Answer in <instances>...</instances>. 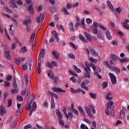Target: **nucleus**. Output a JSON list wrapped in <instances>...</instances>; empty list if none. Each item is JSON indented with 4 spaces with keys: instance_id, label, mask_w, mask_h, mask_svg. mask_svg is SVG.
Listing matches in <instances>:
<instances>
[{
    "instance_id": "864d4df0",
    "label": "nucleus",
    "mask_w": 129,
    "mask_h": 129,
    "mask_svg": "<svg viewBox=\"0 0 129 129\" xmlns=\"http://www.w3.org/2000/svg\"><path fill=\"white\" fill-rule=\"evenodd\" d=\"M4 10L7 13H12V10H11L10 9H9V8L7 7H4Z\"/></svg>"
},
{
    "instance_id": "c9c22d12",
    "label": "nucleus",
    "mask_w": 129,
    "mask_h": 129,
    "mask_svg": "<svg viewBox=\"0 0 129 129\" xmlns=\"http://www.w3.org/2000/svg\"><path fill=\"white\" fill-rule=\"evenodd\" d=\"M56 28L58 29V30H62L63 32H64V28H63V26L61 24H57Z\"/></svg>"
},
{
    "instance_id": "0eeeda50",
    "label": "nucleus",
    "mask_w": 129,
    "mask_h": 129,
    "mask_svg": "<svg viewBox=\"0 0 129 129\" xmlns=\"http://www.w3.org/2000/svg\"><path fill=\"white\" fill-rule=\"evenodd\" d=\"M93 28H98L99 27L100 29H101V30H106L105 27H104L101 23H97V22L96 21H95L93 23Z\"/></svg>"
},
{
    "instance_id": "4be33fe9",
    "label": "nucleus",
    "mask_w": 129,
    "mask_h": 129,
    "mask_svg": "<svg viewBox=\"0 0 129 129\" xmlns=\"http://www.w3.org/2000/svg\"><path fill=\"white\" fill-rule=\"evenodd\" d=\"M78 110H79V111L81 113L82 115H83V116H85V112H84V110L82 109V107L79 106L78 107Z\"/></svg>"
},
{
    "instance_id": "f8f14e48",
    "label": "nucleus",
    "mask_w": 129,
    "mask_h": 129,
    "mask_svg": "<svg viewBox=\"0 0 129 129\" xmlns=\"http://www.w3.org/2000/svg\"><path fill=\"white\" fill-rule=\"evenodd\" d=\"M44 21V15L41 14L39 16L36 17V22L37 23H41Z\"/></svg>"
},
{
    "instance_id": "09e8293b",
    "label": "nucleus",
    "mask_w": 129,
    "mask_h": 129,
    "mask_svg": "<svg viewBox=\"0 0 129 129\" xmlns=\"http://www.w3.org/2000/svg\"><path fill=\"white\" fill-rule=\"evenodd\" d=\"M35 33H33L32 34V35L30 37V42H33L34 41V40H35Z\"/></svg>"
},
{
    "instance_id": "a211bd4d",
    "label": "nucleus",
    "mask_w": 129,
    "mask_h": 129,
    "mask_svg": "<svg viewBox=\"0 0 129 129\" xmlns=\"http://www.w3.org/2000/svg\"><path fill=\"white\" fill-rule=\"evenodd\" d=\"M9 6L10 8H13L14 9H18V6L14 1H10L9 3Z\"/></svg>"
},
{
    "instance_id": "ea45409f",
    "label": "nucleus",
    "mask_w": 129,
    "mask_h": 129,
    "mask_svg": "<svg viewBox=\"0 0 129 129\" xmlns=\"http://www.w3.org/2000/svg\"><path fill=\"white\" fill-rule=\"evenodd\" d=\"M38 67H37V69H38V74H40V73H41V61L40 62V64H39V61H38Z\"/></svg>"
},
{
    "instance_id": "052dcab7",
    "label": "nucleus",
    "mask_w": 129,
    "mask_h": 129,
    "mask_svg": "<svg viewBox=\"0 0 129 129\" xmlns=\"http://www.w3.org/2000/svg\"><path fill=\"white\" fill-rule=\"evenodd\" d=\"M107 85H108V83H107V82H105L102 84V86L103 88H105L107 87Z\"/></svg>"
},
{
    "instance_id": "4468645a",
    "label": "nucleus",
    "mask_w": 129,
    "mask_h": 129,
    "mask_svg": "<svg viewBox=\"0 0 129 129\" xmlns=\"http://www.w3.org/2000/svg\"><path fill=\"white\" fill-rule=\"evenodd\" d=\"M6 108L4 107V106L1 105L0 107V115H3L4 114H5V113H7V112L6 110Z\"/></svg>"
},
{
    "instance_id": "b1692460",
    "label": "nucleus",
    "mask_w": 129,
    "mask_h": 129,
    "mask_svg": "<svg viewBox=\"0 0 129 129\" xmlns=\"http://www.w3.org/2000/svg\"><path fill=\"white\" fill-rule=\"evenodd\" d=\"M5 55L7 59H11V55H10V51L9 50H6L5 51Z\"/></svg>"
},
{
    "instance_id": "8fccbe9b",
    "label": "nucleus",
    "mask_w": 129,
    "mask_h": 129,
    "mask_svg": "<svg viewBox=\"0 0 129 129\" xmlns=\"http://www.w3.org/2000/svg\"><path fill=\"white\" fill-rule=\"evenodd\" d=\"M17 123H18V120H17V119L14 120L13 123L12 125V127H15V126H17Z\"/></svg>"
},
{
    "instance_id": "412c9836",
    "label": "nucleus",
    "mask_w": 129,
    "mask_h": 129,
    "mask_svg": "<svg viewBox=\"0 0 129 129\" xmlns=\"http://www.w3.org/2000/svg\"><path fill=\"white\" fill-rule=\"evenodd\" d=\"M106 36L108 40L112 39V36L110 35V32L109 30H106Z\"/></svg>"
},
{
    "instance_id": "2f4dec72",
    "label": "nucleus",
    "mask_w": 129,
    "mask_h": 129,
    "mask_svg": "<svg viewBox=\"0 0 129 129\" xmlns=\"http://www.w3.org/2000/svg\"><path fill=\"white\" fill-rule=\"evenodd\" d=\"M71 91L72 93H74V94H75L76 93H79V89L75 90L74 88H71Z\"/></svg>"
},
{
    "instance_id": "5701e85b",
    "label": "nucleus",
    "mask_w": 129,
    "mask_h": 129,
    "mask_svg": "<svg viewBox=\"0 0 129 129\" xmlns=\"http://www.w3.org/2000/svg\"><path fill=\"white\" fill-rule=\"evenodd\" d=\"M52 35H53V36H55L56 40L57 41H59V37L58 36V33H57V32H56V31L53 30L52 31Z\"/></svg>"
},
{
    "instance_id": "ddd939ff",
    "label": "nucleus",
    "mask_w": 129,
    "mask_h": 129,
    "mask_svg": "<svg viewBox=\"0 0 129 129\" xmlns=\"http://www.w3.org/2000/svg\"><path fill=\"white\" fill-rule=\"evenodd\" d=\"M52 55L53 58H55V60L59 59V53L56 51H53L52 52Z\"/></svg>"
},
{
    "instance_id": "aec40b11",
    "label": "nucleus",
    "mask_w": 129,
    "mask_h": 129,
    "mask_svg": "<svg viewBox=\"0 0 129 129\" xmlns=\"http://www.w3.org/2000/svg\"><path fill=\"white\" fill-rule=\"evenodd\" d=\"M55 113L59 119H62V118H63V116H62V114L61 113L60 110H56Z\"/></svg>"
},
{
    "instance_id": "338daca9",
    "label": "nucleus",
    "mask_w": 129,
    "mask_h": 129,
    "mask_svg": "<svg viewBox=\"0 0 129 129\" xmlns=\"http://www.w3.org/2000/svg\"><path fill=\"white\" fill-rule=\"evenodd\" d=\"M66 8H67V9L68 10H70V9H71V8H72V5L69 4H67Z\"/></svg>"
},
{
    "instance_id": "473e14b6",
    "label": "nucleus",
    "mask_w": 129,
    "mask_h": 129,
    "mask_svg": "<svg viewBox=\"0 0 129 129\" xmlns=\"http://www.w3.org/2000/svg\"><path fill=\"white\" fill-rule=\"evenodd\" d=\"M55 106V100H54V98H52L51 102V108H54Z\"/></svg>"
},
{
    "instance_id": "f03ea898",
    "label": "nucleus",
    "mask_w": 129,
    "mask_h": 129,
    "mask_svg": "<svg viewBox=\"0 0 129 129\" xmlns=\"http://www.w3.org/2000/svg\"><path fill=\"white\" fill-rule=\"evenodd\" d=\"M33 99L34 97L33 96H30L29 98L27 100V105L26 106V108L27 109H30V112L29 114V116H31L32 114H33V111H36V110L37 109V104H36L35 102H34L33 103L32 107H31L32 102H33Z\"/></svg>"
},
{
    "instance_id": "1a4fd4ad",
    "label": "nucleus",
    "mask_w": 129,
    "mask_h": 129,
    "mask_svg": "<svg viewBox=\"0 0 129 129\" xmlns=\"http://www.w3.org/2000/svg\"><path fill=\"white\" fill-rule=\"evenodd\" d=\"M51 89H52V90H53V91H54V92H58L59 93L66 92V91H65L60 88L53 87L51 88Z\"/></svg>"
},
{
    "instance_id": "6e6d98bb",
    "label": "nucleus",
    "mask_w": 129,
    "mask_h": 129,
    "mask_svg": "<svg viewBox=\"0 0 129 129\" xmlns=\"http://www.w3.org/2000/svg\"><path fill=\"white\" fill-rule=\"evenodd\" d=\"M51 64L52 66H54V67H57L58 66V63L56 61L54 60L51 62Z\"/></svg>"
},
{
    "instance_id": "f3484780",
    "label": "nucleus",
    "mask_w": 129,
    "mask_h": 129,
    "mask_svg": "<svg viewBox=\"0 0 129 129\" xmlns=\"http://www.w3.org/2000/svg\"><path fill=\"white\" fill-rule=\"evenodd\" d=\"M27 52H28V49H27L26 46L22 47L19 50V52L21 53V54H25V53H27Z\"/></svg>"
},
{
    "instance_id": "bb28decb",
    "label": "nucleus",
    "mask_w": 129,
    "mask_h": 129,
    "mask_svg": "<svg viewBox=\"0 0 129 129\" xmlns=\"http://www.w3.org/2000/svg\"><path fill=\"white\" fill-rule=\"evenodd\" d=\"M85 36L89 42H91L92 39L91 38V36H90V35H89V34L87 33V32H85Z\"/></svg>"
},
{
    "instance_id": "f704fd0d",
    "label": "nucleus",
    "mask_w": 129,
    "mask_h": 129,
    "mask_svg": "<svg viewBox=\"0 0 129 129\" xmlns=\"http://www.w3.org/2000/svg\"><path fill=\"white\" fill-rule=\"evenodd\" d=\"M71 110L72 111H73V113H74V114H75V115H76L77 116H78V115L79 114V113H78V111L76 109L72 108Z\"/></svg>"
},
{
    "instance_id": "c03bdc74",
    "label": "nucleus",
    "mask_w": 129,
    "mask_h": 129,
    "mask_svg": "<svg viewBox=\"0 0 129 129\" xmlns=\"http://www.w3.org/2000/svg\"><path fill=\"white\" fill-rule=\"evenodd\" d=\"M28 11L29 12H30V13H33V6L32 5H30L28 7Z\"/></svg>"
},
{
    "instance_id": "680f3d73",
    "label": "nucleus",
    "mask_w": 129,
    "mask_h": 129,
    "mask_svg": "<svg viewBox=\"0 0 129 129\" xmlns=\"http://www.w3.org/2000/svg\"><path fill=\"white\" fill-rule=\"evenodd\" d=\"M17 92H18V89L17 88L11 90V93L13 94H15V93H17Z\"/></svg>"
},
{
    "instance_id": "37998d69",
    "label": "nucleus",
    "mask_w": 129,
    "mask_h": 129,
    "mask_svg": "<svg viewBox=\"0 0 129 129\" xmlns=\"http://www.w3.org/2000/svg\"><path fill=\"white\" fill-rule=\"evenodd\" d=\"M53 81L54 82V85H57V83L58 82V77H55L54 78H53Z\"/></svg>"
},
{
    "instance_id": "7ed1b4c3",
    "label": "nucleus",
    "mask_w": 129,
    "mask_h": 129,
    "mask_svg": "<svg viewBox=\"0 0 129 129\" xmlns=\"http://www.w3.org/2000/svg\"><path fill=\"white\" fill-rule=\"evenodd\" d=\"M85 110L88 116L91 118H94V116L93 114H95L96 113V110H95V108L92 105H89L88 107L85 106H84ZM90 109L92 110V112L90 111ZM93 113V114H92Z\"/></svg>"
},
{
    "instance_id": "9b49d317",
    "label": "nucleus",
    "mask_w": 129,
    "mask_h": 129,
    "mask_svg": "<svg viewBox=\"0 0 129 129\" xmlns=\"http://www.w3.org/2000/svg\"><path fill=\"white\" fill-rule=\"evenodd\" d=\"M129 20L126 19L124 20V22L123 23V26L124 29H126V30H129Z\"/></svg>"
},
{
    "instance_id": "6ab92c4d",
    "label": "nucleus",
    "mask_w": 129,
    "mask_h": 129,
    "mask_svg": "<svg viewBox=\"0 0 129 129\" xmlns=\"http://www.w3.org/2000/svg\"><path fill=\"white\" fill-rule=\"evenodd\" d=\"M47 94H48V95H51V98H53V97H55V98H56V99H58V98H59V97H58V95H57V94H56L52 92H48Z\"/></svg>"
},
{
    "instance_id": "3c124183",
    "label": "nucleus",
    "mask_w": 129,
    "mask_h": 129,
    "mask_svg": "<svg viewBox=\"0 0 129 129\" xmlns=\"http://www.w3.org/2000/svg\"><path fill=\"white\" fill-rule=\"evenodd\" d=\"M86 22H87V24H88V25H91V24H92V20L91 19H90V18H87L86 19Z\"/></svg>"
},
{
    "instance_id": "774afa93",
    "label": "nucleus",
    "mask_w": 129,
    "mask_h": 129,
    "mask_svg": "<svg viewBox=\"0 0 129 129\" xmlns=\"http://www.w3.org/2000/svg\"><path fill=\"white\" fill-rule=\"evenodd\" d=\"M31 127H32V125H31V124H28L26 126H24L25 129L31 128Z\"/></svg>"
},
{
    "instance_id": "4c0bfd02",
    "label": "nucleus",
    "mask_w": 129,
    "mask_h": 129,
    "mask_svg": "<svg viewBox=\"0 0 129 129\" xmlns=\"http://www.w3.org/2000/svg\"><path fill=\"white\" fill-rule=\"evenodd\" d=\"M89 60L92 62V63H97L98 60L97 59H95V58H93V57H89Z\"/></svg>"
},
{
    "instance_id": "423d86ee",
    "label": "nucleus",
    "mask_w": 129,
    "mask_h": 129,
    "mask_svg": "<svg viewBox=\"0 0 129 129\" xmlns=\"http://www.w3.org/2000/svg\"><path fill=\"white\" fill-rule=\"evenodd\" d=\"M109 76L110 77V78L111 79V82L112 85L116 84V78L115 77V76H114V74L110 73H109Z\"/></svg>"
},
{
    "instance_id": "0e129e2a",
    "label": "nucleus",
    "mask_w": 129,
    "mask_h": 129,
    "mask_svg": "<svg viewBox=\"0 0 129 129\" xmlns=\"http://www.w3.org/2000/svg\"><path fill=\"white\" fill-rule=\"evenodd\" d=\"M17 99L18 100H19V101H23V97H22V96H18L17 97Z\"/></svg>"
},
{
    "instance_id": "39448f33",
    "label": "nucleus",
    "mask_w": 129,
    "mask_h": 129,
    "mask_svg": "<svg viewBox=\"0 0 129 129\" xmlns=\"http://www.w3.org/2000/svg\"><path fill=\"white\" fill-rule=\"evenodd\" d=\"M87 52L88 53L90 52L94 57H98V52L95 51L93 48L90 47L89 49H87Z\"/></svg>"
},
{
    "instance_id": "9d476101",
    "label": "nucleus",
    "mask_w": 129,
    "mask_h": 129,
    "mask_svg": "<svg viewBox=\"0 0 129 129\" xmlns=\"http://www.w3.org/2000/svg\"><path fill=\"white\" fill-rule=\"evenodd\" d=\"M28 66L29 67V69H31V67H32V63L31 62H26V64H23L22 66V68L23 70L26 71L28 69Z\"/></svg>"
},
{
    "instance_id": "f257e3e1",
    "label": "nucleus",
    "mask_w": 129,
    "mask_h": 129,
    "mask_svg": "<svg viewBox=\"0 0 129 129\" xmlns=\"http://www.w3.org/2000/svg\"><path fill=\"white\" fill-rule=\"evenodd\" d=\"M86 68H84V71H85V75L86 76V77H88V78H90L91 76H90V74L91 73V69H90V67H92L93 70L94 71V75L95 76H97L99 79H101L102 78V77L101 76L99 75V73H100V69L99 68H96L95 66H94V64L93 63H88L87 61L85 62Z\"/></svg>"
},
{
    "instance_id": "69168bd1",
    "label": "nucleus",
    "mask_w": 129,
    "mask_h": 129,
    "mask_svg": "<svg viewBox=\"0 0 129 129\" xmlns=\"http://www.w3.org/2000/svg\"><path fill=\"white\" fill-rule=\"evenodd\" d=\"M69 58H71V59H75V55H74V54L70 53L69 55Z\"/></svg>"
},
{
    "instance_id": "c756f323",
    "label": "nucleus",
    "mask_w": 129,
    "mask_h": 129,
    "mask_svg": "<svg viewBox=\"0 0 129 129\" xmlns=\"http://www.w3.org/2000/svg\"><path fill=\"white\" fill-rule=\"evenodd\" d=\"M67 116H66L67 119H69V117L70 118V119L72 120L73 118V114L72 112H69L67 114Z\"/></svg>"
},
{
    "instance_id": "e433bc0d",
    "label": "nucleus",
    "mask_w": 129,
    "mask_h": 129,
    "mask_svg": "<svg viewBox=\"0 0 129 129\" xmlns=\"http://www.w3.org/2000/svg\"><path fill=\"white\" fill-rule=\"evenodd\" d=\"M89 95L91 98H93V99H96V94H94L93 93H90L89 94Z\"/></svg>"
},
{
    "instance_id": "2eb2a0df",
    "label": "nucleus",
    "mask_w": 129,
    "mask_h": 129,
    "mask_svg": "<svg viewBox=\"0 0 129 129\" xmlns=\"http://www.w3.org/2000/svg\"><path fill=\"white\" fill-rule=\"evenodd\" d=\"M107 5L109 7V9L112 12H114V8H113V6H112V4H111V2L110 1H107Z\"/></svg>"
},
{
    "instance_id": "72a5a7b5",
    "label": "nucleus",
    "mask_w": 129,
    "mask_h": 129,
    "mask_svg": "<svg viewBox=\"0 0 129 129\" xmlns=\"http://www.w3.org/2000/svg\"><path fill=\"white\" fill-rule=\"evenodd\" d=\"M121 12H122V9H121V8L120 7H119L116 8L115 14L116 15V13H118V14H121Z\"/></svg>"
},
{
    "instance_id": "dca6fc26",
    "label": "nucleus",
    "mask_w": 129,
    "mask_h": 129,
    "mask_svg": "<svg viewBox=\"0 0 129 129\" xmlns=\"http://www.w3.org/2000/svg\"><path fill=\"white\" fill-rule=\"evenodd\" d=\"M31 22H32V19H31V18H28L24 21L23 25H24V26H26V27H28V26H29V24H30Z\"/></svg>"
},
{
    "instance_id": "de8ad7c7",
    "label": "nucleus",
    "mask_w": 129,
    "mask_h": 129,
    "mask_svg": "<svg viewBox=\"0 0 129 129\" xmlns=\"http://www.w3.org/2000/svg\"><path fill=\"white\" fill-rule=\"evenodd\" d=\"M5 36L7 37L8 40H9V41H11V38H10V35H9V34H8V32H7V29H6V28H5Z\"/></svg>"
},
{
    "instance_id": "6e6552de",
    "label": "nucleus",
    "mask_w": 129,
    "mask_h": 129,
    "mask_svg": "<svg viewBox=\"0 0 129 129\" xmlns=\"http://www.w3.org/2000/svg\"><path fill=\"white\" fill-rule=\"evenodd\" d=\"M45 52L46 50L44 49H42L40 50V52L38 55L39 64H40V62H41V58H42V57H44V55H45Z\"/></svg>"
},
{
    "instance_id": "e2e57ef3",
    "label": "nucleus",
    "mask_w": 129,
    "mask_h": 129,
    "mask_svg": "<svg viewBox=\"0 0 129 129\" xmlns=\"http://www.w3.org/2000/svg\"><path fill=\"white\" fill-rule=\"evenodd\" d=\"M70 29L71 31H74V28H73V23L71 22L70 24Z\"/></svg>"
},
{
    "instance_id": "a878e982",
    "label": "nucleus",
    "mask_w": 129,
    "mask_h": 129,
    "mask_svg": "<svg viewBox=\"0 0 129 129\" xmlns=\"http://www.w3.org/2000/svg\"><path fill=\"white\" fill-rule=\"evenodd\" d=\"M62 12L64 15H66V16H69V15H70L69 12H68V10H67V9L64 7L62 9Z\"/></svg>"
},
{
    "instance_id": "a19ab883",
    "label": "nucleus",
    "mask_w": 129,
    "mask_h": 129,
    "mask_svg": "<svg viewBox=\"0 0 129 129\" xmlns=\"http://www.w3.org/2000/svg\"><path fill=\"white\" fill-rule=\"evenodd\" d=\"M47 75L49 76L51 79L54 78V75L53 74V72L51 71H50L47 74Z\"/></svg>"
},
{
    "instance_id": "4d7b16f0",
    "label": "nucleus",
    "mask_w": 129,
    "mask_h": 129,
    "mask_svg": "<svg viewBox=\"0 0 129 129\" xmlns=\"http://www.w3.org/2000/svg\"><path fill=\"white\" fill-rule=\"evenodd\" d=\"M59 123L61 126H64V124L65 123L63 121V120H61V119H58Z\"/></svg>"
},
{
    "instance_id": "c85d7f7f",
    "label": "nucleus",
    "mask_w": 129,
    "mask_h": 129,
    "mask_svg": "<svg viewBox=\"0 0 129 129\" xmlns=\"http://www.w3.org/2000/svg\"><path fill=\"white\" fill-rule=\"evenodd\" d=\"M79 38L81 40H82V42H84V43L87 42V40L85 39V37L83 35H82V34L79 35Z\"/></svg>"
},
{
    "instance_id": "58836bf2",
    "label": "nucleus",
    "mask_w": 129,
    "mask_h": 129,
    "mask_svg": "<svg viewBox=\"0 0 129 129\" xmlns=\"http://www.w3.org/2000/svg\"><path fill=\"white\" fill-rule=\"evenodd\" d=\"M74 69L78 73H81V70L79 69V68H77V67L74 66H73Z\"/></svg>"
},
{
    "instance_id": "cd10ccee",
    "label": "nucleus",
    "mask_w": 129,
    "mask_h": 129,
    "mask_svg": "<svg viewBox=\"0 0 129 129\" xmlns=\"http://www.w3.org/2000/svg\"><path fill=\"white\" fill-rule=\"evenodd\" d=\"M119 61L120 63H126V62H128L129 59L124 57L123 58H120Z\"/></svg>"
},
{
    "instance_id": "393cba45",
    "label": "nucleus",
    "mask_w": 129,
    "mask_h": 129,
    "mask_svg": "<svg viewBox=\"0 0 129 129\" xmlns=\"http://www.w3.org/2000/svg\"><path fill=\"white\" fill-rule=\"evenodd\" d=\"M110 57L111 59H112V60H113V61H117V60H118L117 56H116V55L115 54H112L110 55Z\"/></svg>"
},
{
    "instance_id": "49530a36",
    "label": "nucleus",
    "mask_w": 129,
    "mask_h": 129,
    "mask_svg": "<svg viewBox=\"0 0 129 129\" xmlns=\"http://www.w3.org/2000/svg\"><path fill=\"white\" fill-rule=\"evenodd\" d=\"M46 67H48V68H53V65L52 64V63L51 62H47L46 64Z\"/></svg>"
},
{
    "instance_id": "7c9ffc66",
    "label": "nucleus",
    "mask_w": 129,
    "mask_h": 129,
    "mask_svg": "<svg viewBox=\"0 0 129 129\" xmlns=\"http://www.w3.org/2000/svg\"><path fill=\"white\" fill-rule=\"evenodd\" d=\"M111 96V93H108L106 95V99L107 100H112V97Z\"/></svg>"
},
{
    "instance_id": "79ce46f5",
    "label": "nucleus",
    "mask_w": 129,
    "mask_h": 129,
    "mask_svg": "<svg viewBox=\"0 0 129 129\" xmlns=\"http://www.w3.org/2000/svg\"><path fill=\"white\" fill-rule=\"evenodd\" d=\"M10 85L11 84H10V82L7 81H4V86H5V87H10Z\"/></svg>"
},
{
    "instance_id": "5fc2aeb1",
    "label": "nucleus",
    "mask_w": 129,
    "mask_h": 129,
    "mask_svg": "<svg viewBox=\"0 0 129 129\" xmlns=\"http://www.w3.org/2000/svg\"><path fill=\"white\" fill-rule=\"evenodd\" d=\"M78 6H79V3L76 2V3H75L72 5V8H73L74 9H76V8H77Z\"/></svg>"
},
{
    "instance_id": "603ef678",
    "label": "nucleus",
    "mask_w": 129,
    "mask_h": 129,
    "mask_svg": "<svg viewBox=\"0 0 129 129\" xmlns=\"http://www.w3.org/2000/svg\"><path fill=\"white\" fill-rule=\"evenodd\" d=\"M15 61L17 65H20V64H21V61L20 60L19 58H15Z\"/></svg>"
},
{
    "instance_id": "a18cd8bd",
    "label": "nucleus",
    "mask_w": 129,
    "mask_h": 129,
    "mask_svg": "<svg viewBox=\"0 0 129 129\" xmlns=\"http://www.w3.org/2000/svg\"><path fill=\"white\" fill-rule=\"evenodd\" d=\"M92 29L94 35H96L98 33V30L96 28H92Z\"/></svg>"
},
{
    "instance_id": "bf43d9fd",
    "label": "nucleus",
    "mask_w": 129,
    "mask_h": 129,
    "mask_svg": "<svg viewBox=\"0 0 129 129\" xmlns=\"http://www.w3.org/2000/svg\"><path fill=\"white\" fill-rule=\"evenodd\" d=\"M70 80L74 83H76L77 82V80L76 79V78H75V77H72V78H71Z\"/></svg>"
},
{
    "instance_id": "13d9d810",
    "label": "nucleus",
    "mask_w": 129,
    "mask_h": 129,
    "mask_svg": "<svg viewBox=\"0 0 129 129\" xmlns=\"http://www.w3.org/2000/svg\"><path fill=\"white\" fill-rule=\"evenodd\" d=\"M113 70L114 71H115V72H117V73H119L120 72V70L118 68L114 67Z\"/></svg>"
},
{
    "instance_id": "20e7f679",
    "label": "nucleus",
    "mask_w": 129,
    "mask_h": 129,
    "mask_svg": "<svg viewBox=\"0 0 129 129\" xmlns=\"http://www.w3.org/2000/svg\"><path fill=\"white\" fill-rule=\"evenodd\" d=\"M112 105H113V101H110L108 103L107 108L105 110V113L107 115L114 116V110L111 108Z\"/></svg>"
}]
</instances>
